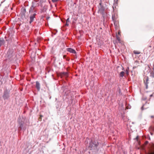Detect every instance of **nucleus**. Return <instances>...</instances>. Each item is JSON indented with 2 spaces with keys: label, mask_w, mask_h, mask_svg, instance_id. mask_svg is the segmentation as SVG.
<instances>
[{
  "label": "nucleus",
  "mask_w": 154,
  "mask_h": 154,
  "mask_svg": "<svg viewBox=\"0 0 154 154\" xmlns=\"http://www.w3.org/2000/svg\"><path fill=\"white\" fill-rule=\"evenodd\" d=\"M151 133V135H152V133Z\"/></svg>",
  "instance_id": "32"
},
{
  "label": "nucleus",
  "mask_w": 154,
  "mask_h": 154,
  "mask_svg": "<svg viewBox=\"0 0 154 154\" xmlns=\"http://www.w3.org/2000/svg\"><path fill=\"white\" fill-rule=\"evenodd\" d=\"M141 109L142 110H143V109H143V106H142L141 107Z\"/></svg>",
  "instance_id": "26"
},
{
  "label": "nucleus",
  "mask_w": 154,
  "mask_h": 154,
  "mask_svg": "<svg viewBox=\"0 0 154 154\" xmlns=\"http://www.w3.org/2000/svg\"><path fill=\"white\" fill-rule=\"evenodd\" d=\"M5 43V41L2 38H0V47Z\"/></svg>",
  "instance_id": "10"
},
{
  "label": "nucleus",
  "mask_w": 154,
  "mask_h": 154,
  "mask_svg": "<svg viewBox=\"0 0 154 154\" xmlns=\"http://www.w3.org/2000/svg\"><path fill=\"white\" fill-rule=\"evenodd\" d=\"M126 108L127 109H130V108H129L128 107H126Z\"/></svg>",
  "instance_id": "31"
},
{
  "label": "nucleus",
  "mask_w": 154,
  "mask_h": 154,
  "mask_svg": "<svg viewBox=\"0 0 154 154\" xmlns=\"http://www.w3.org/2000/svg\"><path fill=\"white\" fill-rule=\"evenodd\" d=\"M148 143V141H146L145 142V144H147Z\"/></svg>",
  "instance_id": "27"
},
{
  "label": "nucleus",
  "mask_w": 154,
  "mask_h": 154,
  "mask_svg": "<svg viewBox=\"0 0 154 154\" xmlns=\"http://www.w3.org/2000/svg\"><path fill=\"white\" fill-rule=\"evenodd\" d=\"M134 53L135 54H140V53L138 52H136V51H134Z\"/></svg>",
  "instance_id": "22"
},
{
  "label": "nucleus",
  "mask_w": 154,
  "mask_h": 154,
  "mask_svg": "<svg viewBox=\"0 0 154 154\" xmlns=\"http://www.w3.org/2000/svg\"><path fill=\"white\" fill-rule=\"evenodd\" d=\"M26 13V9L24 7H22L21 9L20 14L22 17H25V14Z\"/></svg>",
  "instance_id": "8"
},
{
  "label": "nucleus",
  "mask_w": 154,
  "mask_h": 154,
  "mask_svg": "<svg viewBox=\"0 0 154 154\" xmlns=\"http://www.w3.org/2000/svg\"><path fill=\"white\" fill-rule=\"evenodd\" d=\"M69 19V18H68V19L66 20V22H70Z\"/></svg>",
  "instance_id": "23"
},
{
  "label": "nucleus",
  "mask_w": 154,
  "mask_h": 154,
  "mask_svg": "<svg viewBox=\"0 0 154 154\" xmlns=\"http://www.w3.org/2000/svg\"><path fill=\"white\" fill-rule=\"evenodd\" d=\"M66 50L67 51L72 53V54H76V52L75 50L71 48H68L66 49Z\"/></svg>",
  "instance_id": "9"
},
{
  "label": "nucleus",
  "mask_w": 154,
  "mask_h": 154,
  "mask_svg": "<svg viewBox=\"0 0 154 154\" xmlns=\"http://www.w3.org/2000/svg\"><path fill=\"white\" fill-rule=\"evenodd\" d=\"M18 131H20L22 130H25L26 126L24 124V120L23 119L19 118L17 120Z\"/></svg>",
  "instance_id": "1"
},
{
  "label": "nucleus",
  "mask_w": 154,
  "mask_h": 154,
  "mask_svg": "<svg viewBox=\"0 0 154 154\" xmlns=\"http://www.w3.org/2000/svg\"><path fill=\"white\" fill-rule=\"evenodd\" d=\"M5 38H6V36H5Z\"/></svg>",
  "instance_id": "35"
},
{
  "label": "nucleus",
  "mask_w": 154,
  "mask_h": 154,
  "mask_svg": "<svg viewBox=\"0 0 154 154\" xmlns=\"http://www.w3.org/2000/svg\"><path fill=\"white\" fill-rule=\"evenodd\" d=\"M36 14L35 13H34L32 14H31L30 16V21L29 23L30 24L32 23L34 21V19L35 18V17L36 16Z\"/></svg>",
  "instance_id": "7"
},
{
  "label": "nucleus",
  "mask_w": 154,
  "mask_h": 154,
  "mask_svg": "<svg viewBox=\"0 0 154 154\" xmlns=\"http://www.w3.org/2000/svg\"><path fill=\"white\" fill-rule=\"evenodd\" d=\"M99 143L98 142L95 141L93 142H91L89 143L88 148L90 149H97V147L98 146Z\"/></svg>",
  "instance_id": "3"
},
{
  "label": "nucleus",
  "mask_w": 154,
  "mask_h": 154,
  "mask_svg": "<svg viewBox=\"0 0 154 154\" xmlns=\"http://www.w3.org/2000/svg\"><path fill=\"white\" fill-rule=\"evenodd\" d=\"M48 9V6L45 5L42 9V11L44 12L46 11Z\"/></svg>",
  "instance_id": "13"
},
{
  "label": "nucleus",
  "mask_w": 154,
  "mask_h": 154,
  "mask_svg": "<svg viewBox=\"0 0 154 154\" xmlns=\"http://www.w3.org/2000/svg\"><path fill=\"white\" fill-rule=\"evenodd\" d=\"M144 83L145 84V85L146 86V89H147L148 88V84L149 83L148 81H146L145 80H144Z\"/></svg>",
  "instance_id": "14"
},
{
  "label": "nucleus",
  "mask_w": 154,
  "mask_h": 154,
  "mask_svg": "<svg viewBox=\"0 0 154 154\" xmlns=\"http://www.w3.org/2000/svg\"><path fill=\"white\" fill-rule=\"evenodd\" d=\"M63 75H67V73L66 72H63Z\"/></svg>",
  "instance_id": "21"
},
{
  "label": "nucleus",
  "mask_w": 154,
  "mask_h": 154,
  "mask_svg": "<svg viewBox=\"0 0 154 154\" xmlns=\"http://www.w3.org/2000/svg\"><path fill=\"white\" fill-rule=\"evenodd\" d=\"M138 137L139 136H137L134 139V140H136L139 143V142L138 141Z\"/></svg>",
  "instance_id": "17"
},
{
  "label": "nucleus",
  "mask_w": 154,
  "mask_h": 154,
  "mask_svg": "<svg viewBox=\"0 0 154 154\" xmlns=\"http://www.w3.org/2000/svg\"><path fill=\"white\" fill-rule=\"evenodd\" d=\"M14 52V50L12 49H9L8 50L5 56L7 61L9 62L13 60Z\"/></svg>",
  "instance_id": "2"
},
{
  "label": "nucleus",
  "mask_w": 154,
  "mask_h": 154,
  "mask_svg": "<svg viewBox=\"0 0 154 154\" xmlns=\"http://www.w3.org/2000/svg\"><path fill=\"white\" fill-rule=\"evenodd\" d=\"M46 69H48V68H47H47H46Z\"/></svg>",
  "instance_id": "34"
},
{
  "label": "nucleus",
  "mask_w": 154,
  "mask_h": 154,
  "mask_svg": "<svg viewBox=\"0 0 154 154\" xmlns=\"http://www.w3.org/2000/svg\"><path fill=\"white\" fill-rule=\"evenodd\" d=\"M116 17L115 14H112V19L114 25H116Z\"/></svg>",
  "instance_id": "11"
},
{
  "label": "nucleus",
  "mask_w": 154,
  "mask_h": 154,
  "mask_svg": "<svg viewBox=\"0 0 154 154\" xmlns=\"http://www.w3.org/2000/svg\"><path fill=\"white\" fill-rule=\"evenodd\" d=\"M149 78L148 77H146L145 78V79L144 80L145 81H149Z\"/></svg>",
  "instance_id": "18"
},
{
  "label": "nucleus",
  "mask_w": 154,
  "mask_h": 154,
  "mask_svg": "<svg viewBox=\"0 0 154 154\" xmlns=\"http://www.w3.org/2000/svg\"><path fill=\"white\" fill-rule=\"evenodd\" d=\"M125 72L123 71L121 72L119 74V76L121 77H123L124 76Z\"/></svg>",
  "instance_id": "16"
},
{
  "label": "nucleus",
  "mask_w": 154,
  "mask_h": 154,
  "mask_svg": "<svg viewBox=\"0 0 154 154\" xmlns=\"http://www.w3.org/2000/svg\"><path fill=\"white\" fill-rule=\"evenodd\" d=\"M100 8L98 10V12L99 13L103 14H104V8L103 6L101 5V3H100Z\"/></svg>",
  "instance_id": "6"
},
{
  "label": "nucleus",
  "mask_w": 154,
  "mask_h": 154,
  "mask_svg": "<svg viewBox=\"0 0 154 154\" xmlns=\"http://www.w3.org/2000/svg\"><path fill=\"white\" fill-rule=\"evenodd\" d=\"M46 19L48 20V17H46Z\"/></svg>",
  "instance_id": "29"
},
{
  "label": "nucleus",
  "mask_w": 154,
  "mask_h": 154,
  "mask_svg": "<svg viewBox=\"0 0 154 154\" xmlns=\"http://www.w3.org/2000/svg\"><path fill=\"white\" fill-rule=\"evenodd\" d=\"M10 91L7 89H5L4 91L3 98L4 100L8 99L10 97Z\"/></svg>",
  "instance_id": "4"
},
{
  "label": "nucleus",
  "mask_w": 154,
  "mask_h": 154,
  "mask_svg": "<svg viewBox=\"0 0 154 154\" xmlns=\"http://www.w3.org/2000/svg\"><path fill=\"white\" fill-rule=\"evenodd\" d=\"M116 39L119 41V42L120 41V38L117 35L116 36Z\"/></svg>",
  "instance_id": "20"
},
{
  "label": "nucleus",
  "mask_w": 154,
  "mask_h": 154,
  "mask_svg": "<svg viewBox=\"0 0 154 154\" xmlns=\"http://www.w3.org/2000/svg\"><path fill=\"white\" fill-rule=\"evenodd\" d=\"M122 70H124V68H123V69H122Z\"/></svg>",
  "instance_id": "33"
},
{
  "label": "nucleus",
  "mask_w": 154,
  "mask_h": 154,
  "mask_svg": "<svg viewBox=\"0 0 154 154\" xmlns=\"http://www.w3.org/2000/svg\"><path fill=\"white\" fill-rule=\"evenodd\" d=\"M35 87L38 91H39L40 89V84L39 82L38 81L36 82V86Z\"/></svg>",
  "instance_id": "12"
},
{
  "label": "nucleus",
  "mask_w": 154,
  "mask_h": 154,
  "mask_svg": "<svg viewBox=\"0 0 154 154\" xmlns=\"http://www.w3.org/2000/svg\"><path fill=\"white\" fill-rule=\"evenodd\" d=\"M68 22H66V26H69V23H68Z\"/></svg>",
  "instance_id": "25"
},
{
  "label": "nucleus",
  "mask_w": 154,
  "mask_h": 154,
  "mask_svg": "<svg viewBox=\"0 0 154 154\" xmlns=\"http://www.w3.org/2000/svg\"><path fill=\"white\" fill-rule=\"evenodd\" d=\"M150 97H151L152 96V94H151V95H150Z\"/></svg>",
  "instance_id": "30"
},
{
  "label": "nucleus",
  "mask_w": 154,
  "mask_h": 154,
  "mask_svg": "<svg viewBox=\"0 0 154 154\" xmlns=\"http://www.w3.org/2000/svg\"><path fill=\"white\" fill-rule=\"evenodd\" d=\"M128 69H129V68L128 67V68L125 70V72H126V73L127 75L128 74Z\"/></svg>",
  "instance_id": "19"
},
{
  "label": "nucleus",
  "mask_w": 154,
  "mask_h": 154,
  "mask_svg": "<svg viewBox=\"0 0 154 154\" xmlns=\"http://www.w3.org/2000/svg\"><path fill=\"white\" fill-rule=\"evenodd\" d=\"M59 0H52V1L54 2H56L58 1Z\"/></svg>",
  "instance_id": "24"
},
{
  "label": "nucleus",
  "mask_w": 154,
  "mask_h": 154,
  "mask_svg": "<svg viewBox=\"0 0 154 154\" xmlns=\"http://www.w3.org/2000/svg\"><path fill=\"white\" fill-rule=\"evenodd\" d=\"M45 0H42V2H45Z\"/></svg>",
  "instance_id": "28"
},
{
  "label": "nucleus",
  "mask_w": 154,
  "mask_h": 154,
  "mask_svg": "<svg viewBox=\"0 0 154 154\" xmlns=\"http://www.w3.org/2000/svg\"><path fill=\"white\" fill-rule=\"evenodd\" d=\"M34 9V7L33 5H32L30 7L29 10V13H30L31 12H32L33 11Z\"/></svg>",
  "instance_id": "15"
},
{
  "label": "nucleus",
  "mask_w": 154,
  "mask_h": 154,
  "mask_svg": "<svg viewBox=\"0 0 154 154\" xmlns=\"http://www.w3.org/2000/svg\"><path fill=\"white\" fill-rule=\"evenodd\" d=\"M1 50V49H0V51Z\"/></svg>",
  "instance_id": "36"
},
{
  "label": "nucleus",
  "mask_w": 154,
  "mask_h": 154,
  "mask_svg": "<svg viewBox=\"0 0 154 154\" xmlns=\"http://www.w3.org/2000/svg\"><path fill=\"white\" fill-rule=\"evenodd\" d=\"M150 147L147 154H154V144L153 143L150 144Z\"/></svg>",
  "instance_id": "5"
}]
</instances>
